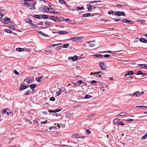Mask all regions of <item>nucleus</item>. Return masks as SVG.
Instances as JSON below:
<instances>
[{
  "mask_svg": "<svg viewBox=\"0 0 147 147\" xmlns=\"http://www.w3.org/2000/svg\"><path fill=\"white\" fill-rule=\"evenodd\" d=\"M90 97H92V96L88 94H86L85 95L84 98L85 99H88Z\"/></svg>",
  "mask_w": 147,
  "mask_h": 147,
  "instance_id": "37",
  "label": "nucleus"
},
{
  "mask_svg": "<svg viewBox=\"0 0 147 147\" xmlns=\"http://www.w3.org/2000/svg\"><path fill=\"white\" fill-rule=\"evenodd\" d=\"M92 5L88 4L87 5V6L88 7L87 9L89 11H91L92 9Z\"/></svg>",
  "mask_w": 147,
  "mask_h": 147,
  "instance_id": "20",
  "label": "nucleus"
},
{
  "mask_svg": "<svg viewBox=\"0 0 147 147\" xmlns=\"http://www.w3.org/2000/svg\"><path fill=\"white\" fill-rule=\"evenodd\" d=\"M62 19L63 20H64L65 21V22H69L70 21V20L69 19H64L63 18H62Z\"/></svg>",
  "mask_w": 147,
  "mask_h": 147,
  "instance_id": "46",
  "label": "nucleus"
},
{
  "mask_svg": "<svg viewBox=\"0 0 147 147\" xmlns=\"http://www.w3.org/2000/svg\"><path fill=\"white\" fill-rule=\"evenodd\" d=\"M145 39L143 38H141L139 39V40L140 42L144 43Z\"/></svg>",
  "mask_w": 147,
  "mask_h": 147,
  "instance_id": "36",
  "label": "nucleus"
},
{
  "mask_svg": "<svg viewBox=\"0 0 147 147\" xmlns=\"http://www.w3.org/2000/svg\"><path fill=\"white\" fill-rule=\"evenodd\" d=\"M36 86V85L35 84H31L30 86V88L32 90L33 92H35L34 90H33V89L35 88Z\"/></svg>",
  "mask_w": 147,
  "mask_h": 147,
  "instance_id": "12",
  "label": "nucleus"
},
{
  "mask_svg": "<svg viewBox=\"0 0 147 147\" xmlns=\"http://www.w3.org/2000/svg\"><path fill=\"white\" fill-rule=\"evenodd\" d=\"M142 73H143L141 71H138L137 73H135V74L136 75H142Z\"/></svg>",
  "mask_w": 147,
  "mask_h": 147,
  "instance_id": "33",
  "label": "nucleus"
},
{
  "mask_svg": "<svg viewBox=\"0 0 147 147\" xmlns=\"http://www.w3.org/2000/svg\"><path fill=\"white\" fill-rule=\"evenodd\" d=\"M58 18L57 17H55L53 16H49V19L55 21H57Z\"/></svg>",
  "mask_w": 147,
  "mask_h": 147,
  "instance_id": "8",
  "label": "nucleus"
},
{
  "mask_svg": "<svg viewBox=\"0 0 147 147\" xmlns=\"http://www.w3.org/2000/svg\"><path fill=\"white\" fill-rule=\"evenodd\" d=\"M91 82L92 84H94L96 83L97 82L95 80H92Z\"/></svg>",
  "mask_w": 147,
  "mask_h": 147,
  "instance_id": "62",
  "label": "nucleus"
},
{
  "mask_svg": "<svg viewBox=\"0 0 147 147\" xmlns=\"http://www.w3.org/2000/svg\"><path fill=\"white\" fill-rule=\"evenodd\" d=\"M138 91H136L133 93L132 94H129V95L130 96H133L134 95H136V96L137 93H138Z\"/></svg>",
  "mask_w": 147,
  "mask_h": 147,
  "instance_id": "40",
  "label": "nucleus"
},
{
  "mask_svg": "<svg viewBox=\"0 0 147 147\" xmlns=\"http://www.w3.org/2000/svg\"><path fill=\"white\" fill-rule=\"evenodd\" d=\"M28 87L26 86L22 85L19 88V90L21 91H22L26 89Z\"/></svg>",
  "mask_w": 147,
  "mask_h": 147,
  "instance_id": "10",
  "label": "nucleus"
},
{
  "mask_svg": "<svg viewBox=\"0 0 147 147\" xmlns=\"http://www.w3.org/2000/svg\"><path fill=\"white\" fill-rule=\"evenodd\" d=\"M51 10H51V13H53L54 14H58V12H57V11H52Z\"/></svg>",
  "mask_w": 147,
  "mask_h": 147,
  "instance_id": "47",
  "label": "nucleus"
},
{
  "mask_svg": "<svg viewBox=\"0 0 147 147\" xmlns=\"http://www.w3.org/2000/svg\"><path fill=\"white\" fill-rule=\"evenodd\" d=\"M138 65L141 69L147 70V64H138Z\"/></svg>",
  "mask_w": 147,
  "mask_h": 147,
  "instance_id": "4",
  "label": "nucleus"
},
{
  "mask_svg": "<svg viewBox=\"0 0 147 147\" xmlns=\"http://www.w3.org/2000/svg\"><path fill=\"white\" fill-rule=\"evenodd\" d=\"M136 107H138V108H144V106H136Z\"/></svg>",
  "mask_w": 147,
  "mask_h": 147,
  "instance_id": "59",
  "label": "nucleus"
},
{
  "mask_svg": "<svg viewBox=\"0 0 147 147\" xmlns=\"http://www.w3.org/2000/svg\"><path fill=\"white\" fill-rule=\"evenodd\" d=\"M58 89L59 90L58 92H56L57 95L58 96L60 95L61 93L64 92L65 90V88L64 87L58 88Z\"/></svg>",
  "mask_w": 147,
  "mask_h": 147,
  "instance_id": "1",
  "label": "nucleus"
},
{
  "mask_svg": "<svg viewBox=\"0 0 147 147\" xmlns=\"http://www.w3.org/2000/svg\"><path fill=\"white\" fill-rule=\"evenodd\" d=\"M10 22V20L9 18H7L5 19L4 21V24H6L9 23Z\"/></svg>",
  "mask_w": 147,
  "mask_h": 147,
  "instance_id": "21",
  "label": "nucleus"
},
{
  "mask_svg": "<svg viewBox=\"0 0 147 147\" xmlns=\"http://www.w3.org/2000/svg\"><path fill=\"white\" fill-rule=\"evenodd\" d=\"M5 32L7 33H12V31L6 29Z\"/></svg>",
  "mask_w": 147,
  "mask_h": 147,
  "instance_id": "41",
  "label": "nucleus"
},
{
  "mask_svg": "<svg viewBox=\"0 0 147 147\" xmlns=\"http://www.w3.org/2000/svg\"><path fill=\"white\" fill-rule=\"evenodd\" d=\"M47 121L46 120L45 121H43V122H41V124H42V123L45 124V123H47Z\"/></svg>",
  "mask_w": 147,
  "mask_h": 147,
  "instance_id": "61",
  "label": "nucleus"
},
{
  "mask_svg": "<svg viewBox=\"0 0 147 147\" xmlns=\"http://www.w3.org/2000/svg\"><path fill=\"white\" fill-rule=\"evenodd\" d=\"M7 112V110H3V111L1 112V113L2 114H4Z\"/></svg>",
  "mask_w": 147,
  "mask_h": 147,
  "instance_id": "51",
  "label": "nucleus"
},
{
  "mask_svg": "<svg viewBox=\"0 0 147 147\" xmlns=\"http://www.w3.org/2000/svg\"><path fill=\"white\" fill-rule=\"evenodd\" d=\"M29 8L30 9L32 10H35L36 9V7L35 6H33V5H31L30 4V5L29 6Z\"/></svg>",
  "mask_w": 147,
  "mask_h": 147,
  "instance_id": "14",
  "label": "nucleus"
},
{
  "mask_svg": "<svg viewBox=\"0 0 147 147\" xmlns=\"http://www.w3.org/2000/svg\"><path fill=\"white\" fill-rule=\"evenodd\" d=\"M69 44L67 43L65 44H64V45H63V46L60 47H59L60 48L62 47L63 48H67L69 47Z\"/></svg>",
  "mask_w": 147,
  "mask_h": 147,
  "instance_id": "19",
  "label": "nucleus"
},
{
  "mask_svg": "<svg viewBox=\"0 0 147 147\" xmlns=\"http://www.w3.org/2000/svg\"><path fill=\"white\" fill-rule=\"evenodd\" d=\"M94 44L91 43L89 45L90 47H92L94 46Z\"/></svg>",
  "mask_w": 147,
  "mask_h": 147,
  "instance_id": "63",
  "label": "nucleus"
},
{
  "mask_svg": "<svg viewBox=\"0 0 147 147\" xmlns=\"http://www.w3.org/2000/svg\"><path fill=\"white\" fill-rule=\"evenodd\" d=\"M78 10H82L84 9L83 7H78L77 8Z\"/></svg>",
  "mask_w": 147,
  "mask_h": 147,
  "instance_id": "38",
  "label": "nucleus"
},
{
  "mask_svg": "<svg viewBox=\"0 0 147 147\" xmlns=\"http://www.w3.org/2000/svg\"><path fill=\"white\" fill-rule=\"evenodd\" d=\"M61 146L62 147H69V146H70V147L71 146H70L69 145H64V144L61 145Z\"/></svg>",
  "mask_w": 147,
  "mask_h": 147,
  "instance_id": "49",
  "label": "nucleus"
},
{
  "mask_svg": "<svg viewBox=\"0 0 147 147\" xmlns=\"http://www.w3.org/2000/svg\"><path fill=\"white\" fill-rule=\"evenodd\" d=\"M93 56L96 57L102 58L103 57V55L101 54H94L93 55Z\"/></svg>",
  "mask_w": 147,
  "mask_h": 147,
  "instance_id": "24",
  "label": "nucleus"
},
{
  "mask_svg": "<svg viewBox=\"0 0 147 147\" xmlns=\"http://www.w3.org/2000/svg\"><path fill=\"white\" fill-rule=\"evenodd\" d=\"M113 12V11L112 10H111L108 11V13L109 14L111 15L112 14Z\"/></svg>",
  "mask_w": 147,
  "mask_h": 147,
  "instance_id": "50",
  "label": "nucleus"
},
{
  "mask_svg": "<svg viewBox=\"0 0 147 147\" xmlns=\"http://www.w3.org/2000/svg\"><path fill=\"white\" fill-rule=\"evenodd\" d=\"M41 15V16L40 18L43 19H46L47 18L49 17L48 15Z\"/></svg>",
  "mask_w": 147,
  "mask_h": 147,
  "instance_id": "15",
  "label": "nucleus"
},
{
  "mask_svg": "<svg viewBox=\"0 0 147 147\" xmlns=\"http://www.w3.org/2000/svg\"><path fill=\"white\" fill-rule=\"evenodd\" d=\"M27 22H28V23H29L30 25L32 24V21L30 19Z\"/></svg>",
  "mask_w": 147,
  "mask_h": 147,
  "instance_id": "55",
  "label": "nucleus"
},
{
  "mask_svg": "<svg viewBox=\"0 0 147 147\" xmlns=\"http://www.w3.org/2000/svg\"><path fill=\"white\" fill-rule=\"evenodd\" d=\"M147 138V132L146 134L144 136H143L142 138V139L144 140Z\"/></svg>",
  "mask_w": 147,
  "mask_h": 147,
  "instance_id": "34",
  "label": "nucleus"
},
{
  "mask_svg": "<svg viewBox=\"0 0 147 147\" xmlns=\"http://www.w3.org/2000/svg\"><path fill=\"white\" fill-rule=\"evenodd\" d=\"M78 57L76 55H74L73 57H69L68 59L69 60H72L73 61H74L77 59Z\"/></svg>",
  "mask_w": 147,
  "mask_h": 147,
  "instance_id": "7",
  "label": "nucleus"
},
{
  "mask_svg": "<svg viewBox=\"0 0 147 147\" xmlns=\"http://www.w3.org/2000/svg\"><path fill=\"white\" fill-rule=\"evenodd\" d=\"M71 40H72L73 41H76L80 40V38L78 37H72L71 38Z\"/></svg>",
  "mask_w": 147,
  "mask_h": 147,
  "instance_id": "22",
  "label": "nucleus"
},
{
  "mask_svg": "<svg viewBox=\"0 0 147 147\" xmlns=\"http://www.w3.org/2000/svg\"><path fill=\"white\" fill-rule=\"evenodd\" d=\"M51 22H46L45 23V24L47 26L51 25Z\"/></svg>",
  "mask_w": 147,
  "mask_h": 147,
  "instance_id": "35",
  "label": "nucleus"
},
{
  "mask_svg": "<svg viewBox=\"0 0 147 147\" xmlns=\"http://www.w3.org/2000/svg\"><path fill=\"white\" fill-rule=\"evenodd\" d=\"M33 28L36 27L37 26L35 24H32V23L31 25Z\"/></svg>",
  "mask_w": 147,
  "mask_h": 147,
  "instance_id": "56",
  "label": "nucleus"
},
{
  "mask_svg": "<svg viewBox=\"0 0 147 147\" xmlns=\"http://www.w3.org/2000/svg\"><path fill=\"white\" fill-rule=\"evenodd\" d=\"M16 50L18 52H21L24 51L25 50L24 48H18L16 49Z\"/></svg>",
  "mask_w": 147,
  "mask_h": 147,
  "instance_id": "16",
  "label": "nucleus"
},
{
  "mask_svg": "<svg viewBox=\"0 0 147 147\" xmlns=\"http://www.w3.org/2000/svg\"><path fill=\"white\" fill-rule=\"evenodd\" d=\"M23 5L24 6L26 7H29L30 5V4L28 2H25L23 3Z\"/></svg>",
  "mask_w": 147,
  "mask_h": 147,
  "instance_id": "26",
  "label": "nucleus"
},
{
  "mask_svg": "<svg viewBox=\"0 0 147 147\" xmlns=\"http://www.w3.org/2000/svg\"><path fill=\"white\" fill-rule=\"evenodd\" d=\"M41 16V15H36L34 16V17L36 18L40 19L41 18H40Z\"/></svg>",
  "mask_w": 147,
  "mask_h": 147,
  "instance_id": "25",
  "label": "nucleus"
},
{
  "mask_svg": "<svg viewBox=\"0 0 147 147\" xmlns=\"http://www.w3.org/2000/svg\"><path fill=\"white\" fill-rule=\"evenodd\" d=\"M96 3V1H90V2H89V3H90V4H92V3Z\"/></svg>",
  "mask_w": 147,
  "mask_h": 147,
  "instance_id": "58",
  "label": "nucleus"
},
{
  "mask_svg": "<svg viewBox=\"0 0 147 147\" xmlns=\"http://www.w3.org/2000/svg\"><path fill=\"white\" fill-rule=\"evenodd\" d=\"M61 110V109H57L55 110L54 111H51L50 110H49V113H56L58 112Z\"/></svg>",
  "mask_w": 147,
  "mask_h": 147,
  "instance_id": "11",
  "label": "nucleus"
},
{
  "mask_svg": "<svg viewBox=\"0 0 147 147\" xmlns=\"http://www.w3.org/2000/svg\"><path fill=\"white\" fill-rule=\"evenodd\" d=\"M138 91V93H137V94L136 95V97H139V96H141V95H142V94H143L144 93V92H139V91Z\"/></svg>",
  "mask_w": 147,
  "mask_h": 147,
  "instance_id": "18",
  "label": "nucleus"
},
{
  "mask_svg": "<svg viewBox=\"0 0 147 147\" xmlns=\"http://www.w3.org/2000/svg\"><path fill=\"white\" fill-rule=\"evenodd\" d=\"M52 9H54L50 8H49L47 7L46 6H44L43 8L44 11H45L47 12H51V10H52Z\"/></svg>",
  "mask_w": 147,
  "mask_h": 147,
  "instance_id": "2",
  "label": "nucleus"
},
{
  "mask_svg": "<svg viewBox=\"0 0 147 147\" xmlns=\"http://www.w3.org/2000/svg\"><path fill=\"white\" fill-rule=\"evenodd\" d=\"M113 20H114L116 22H118L119 21H121L122 20L121 19H113Z\"/></svg>",
  "mask_w": 147,
  "mask_h": 147,
  "instance_id": "39",
  "label": "nucleus"
},
{
  "mask_svg": "<svg viewBox=\"0 0 147 147\" xmlns=\"http://www.w3.org/2000/svg\"><path fill=\"white\" fill-rule=\"evenodd\" d=\"M134 74V72L132 71H129L127 72V73L125 74L124 76H127L132 75Z\"/></svg>",
  "mask_w": 147,
  "mask_h": 147,
  "instance_id": "9",
  "label": "nucleus"
},
{
  "mask_svg": "<svg viewBox=\"0 0 147 147\" xmlns=\"http://www.w3.org/2000/svg\"><path fill=\"white\" fill-rule=\"evenodd\" d=\"M49 100L51 101H54L55 99L53 97H52L50 98Z\"/></svg>",
  "mask_w": 147,
  "mask_h": 147,
  "instance_id": "43",
  "label": "nucleus"
},
{
  "mask_svg": "<svg viewBox=\"0 0 147 147\" xmlns=\"http://www.w3.org/2000/svg\"><path fill=\"white\" fill-rule=\"evenodd\" d=\"M31 91L30 90H28L26 92H25L24 93V95H28L30 94V92Z\"/></svg>",
  "mask_w": 147,
  "mask_h": 147,
  "instance_id": "23",
  "label": "nucleus"
},
{
  "mask_svg": "<svg viewBox=\"0 0 147 147\" xmlns=\"http://www.w3.org/2000/svg\"><path fill=\"white\" fill-rule=\"evenodd\" d=\"M13 72L16 75H18L19 74V72L17 71L16 70H13Z\"/></svg>",
  "mask_w": 147,
  "mask_h": 147,
  "instance_id": "45",
  "label": "nucleus"
},
{
  "mask_svg": "<svg viewBox=\"0 0 147 147\" xmlns=\"http://www.w3.org/2000/svg\"><path fill=\"white\" fill-rule=\"evenodd\" d=\"M32 82V80H30L27 82V83L30 84Z\"/></svg>",
  "mask_w": 147,
  "mask_h": 147,
  "instance_id": "60",
  "label": "nucleus"
},
{
  "mask_svg": "<svg viewBox=\"0 0 147 147\" xmlns=\"http://www.w3.org/2000/svg\"><path fill=\"white\" fill-rule=\"evenodd\" d=\"M59 2L62 4H67V3L66 2H65L63 0H59Z\"/></svg>",
  "mask_w": 147,
  "mask_h": 147,
  "instance_id": "31",
  "label": "nucleus"
},
{
  "mask_svg": "<svg viewBox=\"0 0 147 147\" xmlns=\"http://www.w3.org/2000/svg\"><path fill=\"white\" fill-rule=\"evenodd\" d=\"M120 120V119L118 118H116L114 119L113 120V124H116L117 123H119V121Z\"/></svg>",
  "mask_w": 147,
  "mask_h": 147,
  "instance_id": "13",
  "label": "nucleus"
},
{
  "mask_svg": "<svg viewBox=\"0 0 147 147\" xmlns=\"http://www.w3.org/2000/svg\"><path fill=\"white\" fill-rule=\"evenodd\" d=\"M44 23L42 22H41L37 24V25H43V24Z\"/></svg>",
  "mask_w": 147,
  "mask_h": 147,
  "instance_id": "54",
  "label": "nucleus"
},
{
  "mask_svg": "<svg viewBox=\"0 0 147 147\" xmlns=\"http://www.w3.org/2000/svg\"><path fill=\"white\" fill-rule=\"evenodd\" d=\"M124 6L123 5L117 4V6L119 8H121Z\"/></svg>",
  "mask_w": 147,
  "mask_h": 147,
  "instance_id": "42",
  "label": "nucleus"
},
{
  "mask_svg": "<svg viewBox=\"0 0 147 147\" xmlns=\"http://www.w3.org/2000/svg\"><path fill=\"white\" fill-rule=\"evenodd\" d=\"M127 114V113L125 112H122L120 113L119 114V116H123L125 115H126Z\"/></svg>",
  "mask_w": 147,
  "mask_h": 147,
  "instance_id": "29",
  "label": "nucleus"
},
{
  "mask_svg": "<svg viewBox=\"0 0 147 147\" xmlns=\"http://www.w3.org/2000/svg\"><path fill=\"white\" fill-rule=\"evenodd\" d=\"M100 67V69L103 70L105 69L106 65L103 63H100L99 64Z\"/></svg>",
  "mask_w": 147,
  "mask_h": 147,
  "instance_id": "6",
  "label": "nucleus"
},
{
  "mask_svg": "<svg viewBox=\"0 0 147 147\" xmlns=\"http://www.w3.org/2000/svg\"><path fill=\"white\" fill-rule=\"evenodd\" d=\"M86 132L88 134H90V131L88 129H86Z\"/></svg>",
  "mask_w": 147,
  "mask_h": 147,
  "instance_id": "53",
  "label": "nucleus"
},
{
  "mask_svg": "<svg viewBox=\"0 0 147 147\" xmlns=\"http://www.w3.org/2000/svg\"><path fill=\"white\" fill-rule=\"evenodd\" d=\"M110 55H108V54H106V55H104L103 56H103L105 58H108V57H110Z\"/></svg>",
  "mask_w": 147,
  "mask_h": 147,
  "instance_id": "48",
  "label": "nucleus"
},
{
  "mask_svg": "<svg viewBox=\"0 0 147 147\" xmlns=\"http://www.w3.org/2000/svg\"><path fill=\"white\" fill-rule=\"evenodd\" d=\"M119 125H124V124H123L122 122L120 121H119V122L118 123Z\"/></svg>",
  "mask_w": 147,
  "mask_h": 147,
  "instance_id": "52",
  "label": "nucleus"
},
{
  "mask_svg": "<svg viewBox=\"0 0 147 147\" xmlns=\"http://www.w3.org/2000/svg\"><path fill=\"white\" fill-rule=\"evenodd\" d=\"M38 33L41 35L43 36H44L46 37L47 36V35L46 34L42 32L41 31H39L38 32Z\"/></svg>",
  "mask_w": 147,
  "mask_h": 147,
  "instance_id": "27",
  "label": "nucleus"
},
{
  "mask_svg": "<svg viewBox=\"0 0 147 147\" xmlns=\"http://www.w3.org/2000/svg\"><path fill=\"white\" fill-rule=\"evenodd\" d=\"M10 28L11 29H13V30H14V28L13 25H12L10 26Z\"/></svg>",
  "mask_w": 147,
  "mask_h": 147,
  "instance_id": "64",
  "label": "nucleus"
},
{
  "mask_svg": "<svg viewBox=\"0 0 147 147\" xmlns=\"http://www.w3.org/2000/svg\"><path fill=\"white\" fill-rule=\"evenodd\" d=\"M122 15L123 16H125V14L123 11H117L115 13V15L117 16H120Z\"/></svg>",
  "mask_w": 147,
  "mask_h": 147,
  "instance_id": "3",
  "label": "nucleus"
},
{
  "mask_svg": "<svg viewBox=\"0 0 147 147\" xmlns=\"http://www.w3.org/2000/svg\"><path fill=\"white\" fill-rule=\"evenodd\" d=\"M68 33V32H67L66 31H59L58 32V33L60 34H66Z\"/></svg>",
  "mask_w": 147,
  "mask_h": 147,
  "instance_id": "17",
  "label": "nucleus"
},
{
  "mask_svg": "<svg viewBox=\"0 0 147 147\" xmlns=\"http://www.w3.org/2000/svg\"><path fill=\"white\" fill-rule=\"evenodd\" d=\"M90 14L89 13H88L86 14H84L83 15V17H87L90 16Z\"/></svg>",
  "mask_w": 147,
  "mask_h": 147,
  "instance_id": "28",
  "label": "nucleus"
},
{
  "mask_svg": "<svg viewBox=\"0 0 147 147\" xmlns=\"http://www.w3.org/2000/svg\"><path fill=\"white\" fill-rule=\"evenodd\" d=\"M77 134H74L72 136V137L73 138H77Z\"/></svg>",
  "mask_w": 147,
  "mask_h": 147,
  "instance_id": "57",
  "label": "nucleus"
},
{
  "mask_svg": "<svg viewBox=\"0 0 147 147\" xmlns=\"http://www.w3.org/2000/svg\"><path fill=\"white\" fill-rule=\"evenodd\" d=\"M83 82L81 80H80L76 82V83L77 84H82Z\"/></svg>",
  "mask_w": 147,
  "mask_h": 147,
  "instance_id": "44",
  "label": "nucleus"
},
{
  "mask_svg": "<svg viewBox=\"0 0 147 147\" xmlns=\"http://www.w3.org/2000/svg\"><path fill=\"white\" fill-rule=\"evenodd\" d=\"M95 74H97L96 75V77H101L100 76V75L101 74H102L100 72H97V73H95Z\"/></svg>",
  "mask_w": 147,
  "mask_h": 147,
  "instance_id": "30",
  "label": "nucleus"
},
{
  "mask_svg": "<svg viewBox=\"0 0 147 147\" xmlns=\"http://www.w3.org/2000/svg\"><path fill=\"white\" fill-rule=\"evenodd\" d=\"M122 22L125 23H127L128 24H132L133 23V22L132 21L126 19H123L122 20Z\"/></svg>",
  "mask_w": 147,
  "mask_h": 147,
  "instance_id": "5",
  "label": "nucleus"
},
{
  "mask_svg": "<svg viewBox=\"0 0 147 147\" xmlns=\"http://www.w3.org/2000/svg\"><path fill=\"white\" fill-rule=\"evenodd\" d=\"M44 78V76H42L41 77H40L37 80V81L38 82H40L41 81L42 79L43 78Z\"/></svg>",
  "mask_w": 147,
  "mask_h": 147,
  "instance_id": "32",
  "label": "nucleus"
}]
</instances>
